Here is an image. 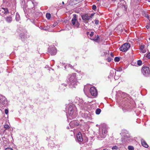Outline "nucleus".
Masks as SVG:
<instances>
[{
    "mask_svg": "<svg viewBox=\"0 0 150 150\" xmlns=\"http://www.w3.org/2000/svg\"><path fill=\"white\" fill-rule=\"evenodd\" d=\"M110 56L112 57H113L114 56L113 53L111 52L110 53Z\"/></svg>",
    "mask_w": 150,
    "mask_h": 150,
    "instance_id": "58836bf2",
    "label": "nucleus"
},
{
    "mask_svg": "<svg viewBox=\"0 0 150 150\" xmlns=\"http://www.w3.org/2000/svg\"><path fill=\"white\" fill-rule=\"evenodd\" d=\"M76 16V15L74 16V17L71 20V22L73 26L76 28H78L79 27L80 24L77 20L76 17L75 16Z\"/></svg>",
    "mask_w": 150,
    "mask_h": 150,
    "instance_id": "0eeeda50",
    "label": "nucleus"
},
{
    "mask_svg": "<svg viewBox=\"0 0 150 150\" xmlns=\"http://www.w3.org/2000/svg\"><path fill=\"white\" fill-rule=\"evenodd\" d=\"M8 109H6L5 110V112L6 114H7L8 113Z\"/></svg>",
    "mask_w": 150,
    "mask_h": 150,
    "instance_id": "c756f323",
    "label": "nucleus"
},
{
    "mask_svg": "<svg viewBox=\"0 0 150 150\" xmlns=\"http://www.w3.org/2000/svg\"><path fill=\"white\" fill-rule=\"evenodd\" d=\"M20 36L21 37V38L22 39L23 38H24V37L23 36L22 34H20Z\"/></svg>",
    "mask_w": 150,
    "mask_h": 150,
    "instance_id": "ea45409f",
    "label": "nucleus"
},
{
    "mask_svg": "<svg viewBox=\"0 0 150 150\" xmlns=\"http://www.w3.org/2000/svg\"><path fill=\"white\" fill-rule=\"evenodd\" d=\"M146 57H147L148 58H150V53H149L146 56Z\"/></svg>",
    "mask_w": 150,
    "mask_h": 150,
    "instance_id": "2f4dec72",
    "label": "nucleus"
},
{
    "mask_svg": "<svg viewBox=\"0 0 150 150\" xmlns=\"http://www.w3.org/2000/svg\"><path fill=\"white\" fill-rule=\"evenodd\" d=\"M67 129H68V127H67Z\"/></svg>",
    "mask_w": 150,
    "mask_h": 150,
    "instance_id": "8fccbe9b",
    "label": "nucleus"
},
{
    "mask_svg": "<svg viewBox=\"0 0 150 150\" xmlns=\"http://www.w3.org/2000/svg\"><path fill=\"white\" fill-rule=\"evenodd\" d=\"M148 1L149 2H150V0H148Z\"/></svg>",
    "mask_w": 150,
    "mask_h": 150,
    "instance_id": "49530a36",
    "label": "nucleus"
},
{
    "mask_svg": "<svg viewBox=\"0 0 150 150\" xmlns=\"http://www.w3.org/2000/svg\"><path fill=\"white\" fill-rule=\"evenodd\" d=\"M107 133V129L104 127H103L102 130H99L98 135L97 137L98 139L100 140L101 138H104L106 137Z\"/></svg>",
    "mask_w": 150,
    "mask_h": 150,
    "instance_id": "7ed1b4c3",
    "label": "nucleus"
},
{
    "mask_svg": "<svg viewBox=\"0 0 150 150\" xmlns=\"http://www.w3.org/2000/svg\"><path fill=\"white\" fill-rule=\"evenodd\" d=\"M142 144V145L145 148H147L148 147V145L145 142V141L143 139H141Z\"/></svg>",
    "mask_w": 150,
    "mask_h": 150,
    "instance_id": "2eb2a0df",
    "label": "nucleus"
},
{
    "mask_svg": "<svg viewBox=\"0 0 150 150\" xmlns=\"http://www.w3.org/2000/svg\"><path fill=\"white\" fill-rule=\"evenodd\" d=\"M130 45L129 43H125L122 45L120 48V50L123 52L127 51L129 48Z\"/></svg>",
    "mask_w": 150,
    "mask_h": 150,
    "instance_id": "423d86ee",
    "label": "nucleus"
},
{
    "mask_svg": "<svg viewBox=\"0 0 150 150\" xmlns=\"http://www.w3.org/2000/svg\"><path fill=\"white\" fill-rule=\"evenodd\" d=\"M16 19L17 21H19L20 19L19 15L17 13L16 14Z\"/></svg>",
    "mask_w": 150,
    "mask_h": 150,
    "instance_id": "412c9836",
    "label": "nucleus"
},
{
    "mask_svg": "<svg viewBox=\"0 0 150 150\" xmlns=\"http://www.w3.org/2000/svg\"><path fill=\"white\" fill-rule=\"evenodd\" d=\"M76 108L74 105H70L68 109L67 114L68 118L70 119L75 118L77 116Z\"/></svg>",
    "mask_w": 150,
    "mask_h": 150,
    "instance_id": "f257e3e1",
    "label": "nucleus"
},
{
    "mask_svg": "<svg viewBox=\"0 0 150 150\" xmlns=\"http://www.w3.org/2000/svg\"><path fill=\"white\" fill-rule=\"evenodd\" d=\"M8 13V10L7 8H0V15H1L6 14Z\"/></svg>",
    "mask_w": 150,
    "mask_h": 150,
    "instance_id": "9d476101",
    "label": "nucleus"
},
{
    "mask_svg": "<svg viewBox=\"0 0 150 150\" xmlns=\"http://www.w3.org/2000/svg\"><path fill=\"white\" fill-rule=\"evenodd\" d=\"M57 23H55L53 25H52L51 27L53 26V27H55L57 25Z\"/></svg>",
    "mask_w": 150,
    "mask_h": 150,
    "instance_id": "e433bc0d",
    "label": "nucleus"
},
{
    "mask_svg": "<svg viewBox=\"0 0 150 150\" xmlns=\"http://www.w3.org/2000/svg\"><path fill=\"white\" fill-rule=\"evenodd\" d=\"M64 4V1L62 2V4Z\"/></svg>",
    "mask_w": 150,
    "mask_h": 150,
    "instance_id": "37998d69",
    "label": "nucleus"
},
{
    "mask_svg": "<svg viewBox=\"0 0 150 150\" xmlns=\"http://www.w3.org/2000/svg\"><path fill=\"white\" fill-rule=\"evenodd\" d=\"M145 46L144 45H142L140 47V50L143 53H145L146 52V50L144 49Z\"/></svg>",
    "mask_w": 150,
    "mask_h": 150,
    "instance_id": "f3484780",
    "label": "nucleus"
},
{
    "mask_svg": "<svg viewBox=\"0 0 150 150\" xmlns=\"http://www.w3.org/2000/svg\"><path fill=\"white\" fill-rule=\"evenodd\" d=\"M4 127L5 129H9V127L8 125H4Z\"/></svg>",
    "mask_w": 150,
    "mask_h": 150,
    "instance_id": "cd10ccee",
    "label": "nucleus"
},
{
    "mask_svg": "<svg viewBox=\"0 0 150 150\" xmlns=\"http://www.w3.org/2000/svg\"><path fill=\"white\" fill-rule=\"evenodd\" d=\"M5 150H13L10 147H8L6 148Z\"/></svg>",
    "mask_w": 150,
    "mask_h": 150,
    "instance_id": "72a5a7b5",
    "label": "nucleus"
},
{
    "mask_svg": "<svg viewBox=\"0 0 150 150\" xmlns=\"http://www.w3.org/2000/svg\"><path fill=\"white\" fill-rule=\"evenodd\" d=\"M46 17L48 19H50L51 17V15L50 13H47L46 14Z\"/></svg>",
    "mask_w": 150,
    "mask_h": 150,
    "instance_id": "5701e85b",
    "label": "nucleus"
},
{
    "mask_svg": "<svg viewBox=\"0 0 150 150\" xmlns=\"http://www.w3.org/2000/svg\"><path fill=\"white\" fill-rule=\"evenodd\" d=\"M81 18L82 20L84 21L86 23H87L88 21L90 20V18L88 15L87 14H84L81 16Z\"/></svg>",
    "mask_w": 150,
    "mask_h": 150,
    "instance_id": "f8f14e48",
    "label": "nucleus"
},
{
    "mask_svg": "<svg viewBox=\"0 0 150 150\" xmlns=\"http://www.w3.org/2000/svg\"><path fill=\"white\" fill-rule=\"evenodd\" d=\"M69 78L68 83L69 85L72 86L71 87H75L77 85V81L76 78V74L75 73H73L72 74L69 75Z\"/></svg>",
    "mask_w": 150,
    "mask_h": 150,
    "instance_id": "f03ea898",
    "label": "nucleus"
},
{
    "mask_svg": "<svg viewBox=\"0 0 150 150\" xmlns=\"http://www.w3.org/2000/svg\"><path fill=\"white\" fill-rule=\"evenodd\" d=\"M78 125L79 123L78 121L76 120H73L71 121L69 123L70 126L72 128H73L75 126H77Z\"/></svg>",
    "mask_w": 150,
    "mask_h": 150,
    "instance_id": "9b49d317",
    "label": "nucleus"
},
{
    "mask_svg": "<svg viewBox=\"0 0 150 150\" xmlns=\"http://www.w3.org/2000/svg\"><path fill=\"white\" fill-rule=\"evenodd\" d=\"M149 40H150V38H149Z\"/></svg>",
    "mask_w": 150,
    "mask_h": 150,
    "instance_id": "3c124183",
    "label": "nucleus"
},
{
    "mask_svg": "<svg viewBox=\"0 0 150 150\" xmlns=\"http://www.w3.org/2000/svg\"><path fill=\"white\" fill-rule=\"evenodd\" d=\"M128 149L129 150H134V147L132 146H129Z\"/></svg>",
    "mask_w": 150,
    "mask_h": 150,
    "instance_id": "bb28decb",
    "label": "nucleus"
},
{
    "mask_svg": "<svg viewBox=\"0 0 150 150\" xmlns=\"http://www.w3.org/2000/svg\"><path fill=\"white\" fill-rule=\"evenodd\" d=\"M118 149V147L116 146H114L112 148V150H117Z\"/></svg>",
    "mask_w": 150,
    "mask_h": 150,
    "instance_id": "b1692460",
    "label": "nucleus"
},
{
    "mask_svg": "<svg viewBox=\"0 0 150 150\" xmlns=\"http://www.w3.org/2000/svg\"><path fill=\"white\" fill-rule=\"evenodd\" d=\"M88 33H89V32H88L87 33V34L88 35Z\"/></svg>",
    "mask_w": 150,
    "mask_h": 150,
    "instance_id": "de8ad7c7",
    "label": "nucleus"
},
{
    "mask_svg": "<svg viewBox=\"0 0 150 150\" xmlns=\"http://www.w3.org/2000/svg\"><path fill=\"white\" fill-rule=\"evenodd\" d=\"M96 7L95 5H93L92 7V8L94 10H95L96 9Z\"/></svg>",
    "mask_w": 150,
    "mask_h": 150,
    "instance_id": "c85d7f7f",
    "label": "nucleus"
},
{
    "mask_svg": "<svg viewBox=\"0 0 150 150\" xmlns=\"http://www.w3.org/2000/svg\"><path fill=\"white\" fill-rule=\"evenodd\" d=\"M6 20L8 23H10L12 20V18L10 16H8L6 18Z\"/></svg>",
    "mask_w": 150,
    "mask_h": 150,
    "instance_id": "6ab92c4d",
    "label": "nucleus"
},
{
    "mask_svg": "<svg viewBox=\"0 0 150 150\" xmlns=\"http://www.w3.org/2000/svg\"><path fill=\"white\" fill-rule=\"evenodd\" d=\"M98 38H99V36L98 35L97 38L94 40L96 42H98Z\"/></svg>",
    "mask_w": 150,
    "mask_h": 150,
    "instance_id": "f704fd0d",
    "label": "nucleus"
},
{
    "mask_svg": "<svg viewBox=\"0 0 150 150\" xmlns=\"http://www.w3.org/2000/svg\"><path fill=\"white\" fill-rule=\"evenodd\" d=\"M126 3L124 0H121L117 4V6L118 8H121L124 11H126L127 7L125 5Z\"/></svg>",
    "mask_w": 150,
    "mask_h": 150,
    "instance_id": "20e7f679",
    "label": "nucleus"
},
{
    "mask_svg": "<svg viewBox=\"0 0 150 150\" xmlns=\"http://www.w3.org/2000/svg\"><path fill=\"white\" fill-rule=\"evenodd\" d=\"M142 74L144 76H147L150 73V70L149 67L146 66H144L141 70Z\"/></svg>",
    "mask_w": 150,
    "mask_h": 150,
    "instance_id": "39448f33",
    "label": "nucleus"
},
{
    "mask_svg": "<svg viewBox=\"0 0 150 150\" xmlns=\"http://www.w3.org/2000/svg\"><path fill=\"white\" fill-rule=\"evenodd\" d=\"M112 1H116V0H112Z\"/></svg>",
    "mask_w": 150,
    "mask_h": 150,
    "instance_id": "c03bdc74",
    "label": "nucleus"
},
{
    "mask_svg": "<svg viewBox=\"0 0 150 150\" xmlns=\"http://www.w3.org/2000/svg\"><path fill=\"white\" fill-rule=\"evenodd\" d=\"M146 28L147 29H148L149 28V27L148 26H146Z\"/></svg>",
    "mask_w": 150,
    "mask_h": 150,
    "instance_id": "79ce46f5",
    "label": "nucleus"
},
{
    "mask_svg": "<svg viewBox=\"0 0 150 150\" xmlns=\"http://www.w3.org/2000/svg\"><path fill=\"white\" fill-rule=\"evenodd\" d=\"M146 17L147 18H149V16L148 15H146Z\"/></svg>",
    "mask_w": 150,
    "mask_h": 150,
    "instance_id": "a19ab883",
    "label": "nucleus"
},
{
    "mask_svg": "<svg viewBox=\"0 0 150 150\" xmlns=\"http://www.w3.org/2000/svg\"><path fill=\"white\" fill-rule=\"evenodd\" d=\"M67 86V85L64 84V85L63 84H62L61 86H60L59 88L62 90H64L65 89V87Z\"/></svg>",
    "mask_w": 150,
    "mask_h": 150,
    "instance_id": "aec40b11",
    "label": "nucleus"
},
{
    "mask_svg": "<svg viewBox=\"0 0 150 150\" xmlns=\"http://www.w3.org/2000/svg\"><path fill=\"white\" fill-rule=\"evenodd\" d=\"M7 103V101L5 97L0 95V105H6Z\"/></svg>",
    "mask_w": 150,
    "mask_h": 150,
    "instance_id": "6e6552de",
    "label": "nucleus"
},
{
    "mask_svg": "<svg viewBox=\"0 0 150 150\" xmlns=\"http://www.w3.org/2000/svg\"><path fill=\"white\" fill-rule=\"evenodd\" d=\"M93 34H94V32L93 31H91V33H90V36L91 37H92L93 35Z\"/></svg>",
    "mask_w": 150,
    "mask_h": 150,
    "instance_id": "473e14b6",
    "label": "nucleus"
},
{
    "mask_svg": "<svg viewBox=\"0 0 150 150\" xmlns=\"http://www.w3.org/2000/svg\"><path fill=\"white\" fill-rule=\"evenodd\" d=\"M50 53L52 55H55L56 53V51L55 48H53L50 51Z\"/></svg>",
    "mask_w": 150,
    "mask_h": 150,
    "instance_id": "dca6fc26",
    "label": "nucleus"
},
{
    "mask_svg": "<svg viewBox=\"0 0 150 150\" xmlns=\"http://www.w3.org/2000/svg\"><path fill=\"white\" fill-rule=\"evenodd\" d=\"M95 23L96 25H97L98 24V23L99 22V21L98 20H96L95 21Z\"/></svg>",
    "mask_w": 150,
    "mask_h": 150,
    "instance_id": "7c9ffc66",
    "label": "nucleus"
},
{
    "mask_svg": "<svg viewBox=\"0 0 150 150\" xmlns=\"http://www.w3.org/2000/svg\"><path fill=\"white\" fill-rule=\"evenodd\" d=\"M27 4L29 6L30 5V8H33L34 6L33 3L32 1H28L27 3Z\"/></svg>",
    "mask_w": 150,
    "mask_h": 150,
    "instance_id": "a211bd4d",
    "label": "nucleus"
},
{
    "mask_svg": "<svg viewBox=\"0 0 150 150\" xmlns=\"http://www.w3.org/2000/svg\"><path fill=\"white\" fill-rule=\"evenodd\" d=\"M142 64V62L140 60H139L137 61V64L139 65L140 66Z\"/></svg>",
    "mask_w": 150,
    "mask_h": 150,
    "instance_id": "393cba45",
    "label": "nucleus"
},
{
    "mask_svg": "<svg viewBox=\"0 0 150 150\" xmlns=\"http://www.w3.org/2000/svg\"><path fill=\"white\" fill-rule=\"evenodd\" d=\"M76 137L78 141L79 142H82L83 139L82 137V134L80 132H79L76 136Z\"/></svg>",
    "mask_w": 150,
    "mask_h": 150,
    "instance_id": "ddd939ff",
    "label": "nucleus"
},
{
    "mask_svg": "<svg viewBox=\"0 0 150 150\" xmlns=\"http://www.w3.org/2000/svg\"><path fill=\"white\" fill-rule=\"evenodd\" d=\"M94 13H92L91 14L90 16H89L90 18H90H92V17L94 16Z\"/></svg>",
    "mask_w": 150,
    "mask_h": 150,
    "instance_id": "4c0bfd02",
    "label": "nucleus"
},
{
    "mask_svg": "<svg viewBox=\"0 0 150 150\" xmlns=\"http://www.w3.org/2000/svg\"><path fill=\"white\" fill-rule=\"evenodd\" d=\"M79 2L78 0H70L69 2V4L71 5H74Z\"/></svg>",
    "mask_w": 150,
    "mask_h": 150,
    "instance_id": "4468645a",
    "label": "nucleus"
},
{
    "mask_svg": "<svg viewBox=\"0 0 150 150\" xmlns=\"http://www.w3.org/2000/svg\"><path fill=\"white\" fill-rule=\"evenodd\" d=\"M90 92L91 95L93 96H96L97 95V91L95 87H91L90 90Z\"/></svg>",
    "mask_w": 150,
    "mask_h": 150,
    "instance_id": "1a4fd4ad",
    "label": "nucleus"
},
{
    "mask_svg": "<svg viewBox=\"0 0 150 150\" xmlns=\"http://www.w3.org/2000/svg\"><path fill=\"white\" fill-rule=\"evenodd\" d=\"M116 78V76H115V79Z\"/></svg>",
    "mask_w": 150,
    "mask_h": 150,
    "instance_id": "a18cd8bd",
    "label": "nucleus"
},
{
    "mask_svg": "<svg viewBox=\"0 0 150 150\" xmlns=\"http://www.w3.org/2000/svg\"><path fill=\"white\" fill-rule=\"evenodd\" d=\"M120 60L119 57H116L114 59V61L116 62H118Z\"/></svg>",
    "mask_w": 150,
    "mask_h": 150,
    "instance_id": "a878e982",
    "label": "nucleus"
},
{
    "mask_svg": "<svg viewBox=\"0 0 150 150\" xmlns=\"http://www.w3.org/2000/svg\"><path fill=\"white\" fill-rule=\"evenodd\" d=\"M103 150H106L105 149H104Z\"/></svg>",
    "mask_w": 150,
    "mask_h": 150,
    "instance_id": "09e8293b",
    "label": "nucleus"
},
{
    "mask_svg": "<svg viewBox=\"0 0 150 150\" xmlns=\"http://www.w3.org/2000/svg\"><path fill=\"white\" fill-rule=\"evenodd\" d=\"M101 111V110L99 108L97 109L96 110V114L97 115H99Z\"/></svg>",
    "mask_w": 150,
    "mask_h": 150,
    "instance_id": "4be33fe9",
    "label": "nucleus"
},
{
    "mask_svg": "<svg viewBox=\"0 0 150 150\" xmlns=\"http://www.w3.org/2000/svg\"><path fill=\"white\" fill-rule=\"evenodd\" d=\"M107 59H108V62H110L111 61L112 59L110 57H108L107 58Z\"/></svg>",
    "mask_w": 150,
    "mask_h": 150,
    "instance_id": "c9c22d12",
    "label": "nucleus"
}]
</instances>
